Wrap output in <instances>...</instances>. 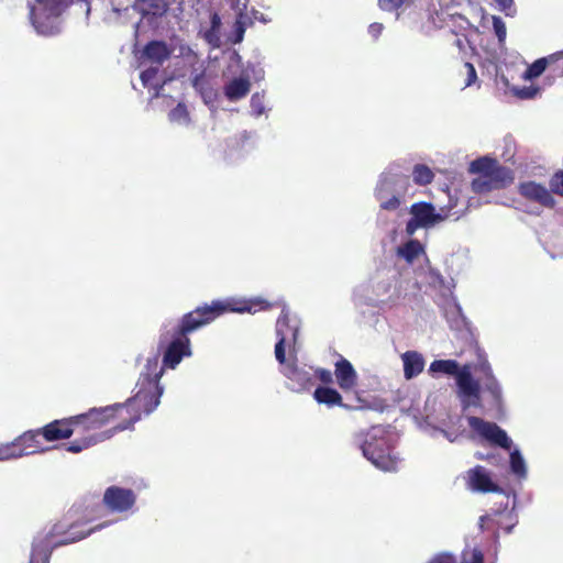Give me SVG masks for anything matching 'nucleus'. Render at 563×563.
<instances>
[{
  "mask_svg": "<svg viewBox=\"0 0 563 563\" xmlns=\"http://www.w3.org/2000/svg\"><path fill=\"white\" fill-rule=\"evenodd\" d=\"M229 303L213 300L185 313L176 323H168L159 334L158 350H163V369H174L185 356L191 355L189 334L211 323L229 311Z\"/></svg>",
  "mask_w": 563,
  "mask_h": 563,
  "instance_id": "1",
  "label": "nucleus"
},
{
  "mask_svg": "<svg viewBox=\"0 0 563 563\" xmlns=\"http://www.w3.org/2000/svg\"><path fill=\"white\" fill-rule=\"evenodd\" d=\"M163 367H159L158 356L148 357L144 369L136 383L137 391L123 405L133 408L134 415L128 426H117L114 430H124L141 419L142 413L150 415L161 402L163 387L159 384Z\"/></svg>",
  "mask_w": 563,
  "mask_h": 563,
  "instance_id": "2",
  "label": "nucleus"
},
{
  "mask_svg": "<svg viewBox=\"0 0 563 563\" xmlns=\"http://www.w3.org/2000/svg\"><path fill=\"white\" fill-rule=\"evenodd\" d=\"M360 449L375 467L384 472H396L399 459L390 433L380 426H373L366 432L356 434Z\"/></svg>",
  "mask_w": 563,
  "mask_h": 563,
  "instance_id": "3",
  "label": "nucleus"
},
{
  "mask_svg": "<svg viewBox=\"0 0 563 563\" xmlns=\"http://www.w3.org/2000/svg\"><path fill=\"white\" fill-rule=\"evenodd\" d=\"M106 526L107 523H101L95 528L81 529L82 523L79 522H73L67 527L63 522H57L53 526L44 540L33 544L30 563H35L36 558H40L42 563H49L52 547L65 545L80 541L93 531L100 530Z\"/></svg>",
  "mask_w": 563,
  "mask_h": 563,
  "instance_id": "4",
  "label": "nucleus"
},
{
  "mask_svg": "<svg viewBox=\"0 0 563 563\" xmlns=\"http://www.w3.org/2000/svg\"><path fill=\"white\" fill-rule=\"evenodd\" d=\"M470 173L478 175L471 184L475 194L503 189L514 181V173L510 168L501 166L497 159L487 156L473 161Z\"/></svg>",
  "mask_w": 563,
  "mask_h": 563,
  "instance_id": "5",
  "label": "nucleus"
},
{
  "mask_svg": "<svg viewBox=\"0 0 563 563\" xmlns=\"http://www.w3.org/2000/svg\"><path fill=\"white\" fill-rule=\"evenodd\" d=\"M430 372L454 376L460 395L477 402L481 398V386L472 376V366L465 364L460 367L455 360H435L430 364Z\"/></svg>",
  "mask_w": 563,
  "mask_h": 563,
  "instance_id": "6",
  "label": "nucleus"
},
{
  "mask_svg": "<svg viewBox=\"0 0 563 563\" xmlns=\"http://www.w3.org/2000/svg\"><path fill=\"white\" fill-rule=\"evenodd\" d=\"M411 218L406 224V233L411 236L420 228H431L449 218L450 210L441 208L437 211L431 202H416L410 207Z\"/></svg>",
  "mask_w": 563,
  "mask_h": 563,
  "instance_id": "7",
  "label": "nucleus"
},
{
  "mask_svg": "<svg viewBox=\"0 0 563 563\" xmlns=\"http://www.w3.org/2000/svg\"><path fill=\"white\" fill-rule=\"evenodd\" d=\"M123 408V404L107 406L102 408H92L86 413L73 416L76 432H91L100 430L107 426L115 416L119 409Z\"/></svg>",
  "mask_w": 563,
  "mask_h": 563,
  "instance_id": "8",
  "label": "nucleus"
},
{
  "mask_svg": "<svg viewBox=\"0 0 563 563\" xmlns=\"http://www.w3.org/2000/svg\"><path fill=\"white\" fill-rule=\"evenodd\" d=\"M136 498L134 490L112 485L106 488L102 505L111 514H124L134 508Z\"/></svg>",
  "mask_w": 563,
  "mask_h": 563,
  "instance_id": "9",
  "label": "nucleus"
},
{
  "mask_svg": "<svg viewBox=\"0 0 563 563\" xmlns=\"http://www.w3.org/2000/svg\"><path fill=\"white\" fill-rule=\"evenodd\" d=\"M467 422L475 432H477L489 443L500 446L505 450L510 449L511 440L508 438L506 431L495 422L485 421L484 419L474 416L468 417Z\"/></svg>",
  "mask_w": 563,
  "mask_h": 563,
  "instance_id": "10",
  "label": "nucleus"
},
{
  "mask_svg": "<svg viewBox=\"0 0 563 563\" xmlns=\"http://www.w3.org/2000/svg\"><path fill=\"white\" fill-rule=\"evenodd\" d=\"M518 192L528 201L536 202L541 207L552 209L555 207V199L551 191L542 184L528 180L522 181L518 186Z\"/></svg>",
  "mask_w": 563,
  "mask_h": 563,
  "instance_id": "11",
  "label": "nucleus"
},
{
  "mask_svg": "<svg viewBox=\"0 0 563 563\" xmlns=\"http://www.w3.org/2000/svg\"><path fill=\"white\" fill-rule=\"evenodd\" d=\"M38 429L47 442L69 439L76 432L73 417L56 419Z\"/></svg>",
  "mask_w": 563,
  "mask_h": 563,
  "instance_id": "12",
  "label": "nucleus"
},
{
  "mask_svg": "<svg viewBox=\"0 0 563 563\" xmlns=\"http://www.w3.org/2000/svg\"><path fill=\"white\" fill-rule=\"evenodd\" d=\"M41 437L42 434L40 432V429H35L27 430L18 438H15L14 443L16 444V452L19 457L34 454L37 452H44L45 449L43 448Z\"/></svg>",
  "mask_w": 563,
  "mask_h": 563,
  "instance_id": "13",
  "label": "nucleus"
},
{
  "mask_svg": "<svg viewBox=\"0 0 563 563\" xmlns=\"http://www.w3.org/2000/svg\"><path fill=\"white\" fill-rule=\"evenodd\" d=\"M334 366V375L339 387L344 391L352 390L357 384V374L351 362L340 357Z\"/></svg>",
  "mask_w": 563,
  "mask_h": 563,
  "instance_id": "14",
  "label": "nucleus"
},
{
  "mask_svg": "<svg viewBox=\"0 0 563 563\" xmlns=\"http://www.w3.org/2000/svg\"><path fill=\"white\" fill-rule=\"evenodd\" d=\"M470 486L473 490L482 493H497L499 486L495 484L483 466H475L468 472Z\"/></svg>",
  "mask_w": 563,
  "mask_h": 563,
  "instance_id": "15",
  "label": "nucleus"
},
{
  "mask_svg": "<svg viewBox=\"0 0 563 563\" xmlns=\"http://www.w3.org/2000/svg\"><path fill=\"white\" fill-rule=\"evenodd\" d=\"M285 376L291 382L292 385L290 388L296 393L309 390L313 385L312 375L295 365L286 369Z\"/></svg>",
  "mask_w": 563,
  "mask_h": 563,
  "instance_id": "16",
  "label": "nucleus"
},
{
  "mask_svg": "<svg viewBox=\"0 0 563 563\" xmlns=\"http://www.w3.org/2000/svg\"><path fill=\"white\" fill-rule=\"evenodd\" d=\"M112 432L110 430L102 431L101 433H91L89 435L82 437L80 439H76L67 444H65V449L67 452L77 454L87 450L99 442H102L109 438H111Z\"/></svg>",
  "mask_w": 563,
  "mask_h": 563,
  "instance_id": "17",
  "label": "nucleus"
},
{
  "mask_svg": "<svg viewBox=\"0 0 563 563\" xmlns=\"http://www.w3.org/2000/svg\"><path fill=\"white\" fill-rule=\"evenodd\" d=\"M313 398L318 404H323L330 408L332 407H342L345 409H351L352 407L343 404V398L341 394L329 386H319L314 389Z\"/></svg>",
  "mask_w": 563,
  "mask_h": 563,
  "instance_id": "18",
  "label": "nucleus"
},
{
  "mask_svg": "<svg viewBox=\"0 0 563 563\" xmlns=\"http://www.w3.org/2000/svg\"><path fill=\"white\" fill-rule=\"evenodd\" d=\"M172 51L164 41H151L144 49L143 55L157 66L163 65L170 57Z\"/></svg>",
  "mask_w": 563,
  "mask_h": 563,
  "instance_id": "19",
  "label": "nucleus"
},
{
  "mask_svg": "<svg viewBox=\"0 0 563 563\" xmlns=\"http://www.w3.org/2000/svg\"><path fill=\"white\" fill-rule=\"evenodd\" d=\"M563 60V51L534 60L525 71L523 78L531 80L543 74L548 66Z\"/></svg>",
  "mask_w": 563,
  "mask_h": 563,
  "instance_id": "20",
  "label": "nucleus"
},
{
  "mask_svg": "<svg viewBox=\"0 0 563 563\" xmlns=\"http://www.w3.org/2000/svg\"><path fill=\"white\" fill-rule=\"evenodd\" d=\"M298 325L290 323L289 312L286 308H283L280 316L276 322V334L278 338H286V340L291 341L295 345L298 338Z\"/></svg>",
  "mask_w": 563,
  "mask_h": 563,
  "instance_id": "21",
  "label": "nucleus"
},
{
  "mask_svg": "<svg viewBox=\"0 0 563 563\" xmlns=\"http://www.w3.org/2000/svg\"><path fill=\"white\" fill-rule=\"evenodd\" d=\"M404 374L407 379L419 375L424 367V361L420 353L408 351L402 354Z\"/></svg>",
  "mask_w": 563,
  "mask_h": 563,
  "instance_id": "22",
  "label": "nucleus"
},
{
  "mask_svg": "<svg viewBox=\"0 0 563 563\" xmlns=\"http://www.w3.org/2000/svg\"><path fill=\"white\" fill-rule=\"evenodd\" d=\"M250 89L251 82L247 78H234L224 86V96L231 101H236L244 98Z\"/></svg>",
  "mask_w": 563,
  "mask_h": 563,
  "instance_id": "23",
  "label": "nucleus"
},
{
  "mask_svg": "<svg viewBox=\"0 0 563 563\" xmlns=\"http://www.w3.org/2000/svg\"><path fill=\"white\" fill-rule=\"evenodd\" d=\"M422 252L423 247L418 240H410L398 249V255L408 263H412Z\"/></svg>",
  "mask_w": 563,
  "mask_h": 563,
  "instance_id": "24",
  "label": "nucleus"
},
{
  "mask_svg": "<svg viewBox=\"0 0 563 563\" xmlns=\"http://www.w3.org/2000/svg\"><path fill=\"white\" fill-rule=\"evenodd\" d=\"M434 174L431 168L424 164H417L412 169L413 183L418 186H427L433 181Z\"/></svg>",
  "mask_w": 563,
  "mask_h": 563,
  "instance_id": "25",
  "label": "nucleus"
},
{
  "mask_svg": "<svg viewBox=\"0 0 563 563\" xmlns=\"http://www.w3.org/2000/svg\"><path fill=\"white\" fill-rule=\"evenodd\" d=\"M460 563H485L484 553L477 547H465L461 552Z\"/></svg>",
  "mask_w": 563,
  "mask_h": 563,
  "instance_id": "26",
  "label": "nucleus"
},
{
  "mask_svg": "<svg viewBox=\"0 0 563 563\" xmlns=\"http://www.w3.org/2000/svg\"><path fill=\"white\" fill-rule=\"evenodd\" d=\"M272 307H273V303L268 302L267 300L262 299V298H256V299L250 300L243 307H240L234 310L239 311V312H257V311L268 310Z\"/></svg>",
  "mask_w": 563,
  "mask_h": 563,
  "instance_id": "27",
  "label": "nucleus"
},
{
  "mask_svg": "<svg viewBox=\"0 0 563 563\" xmlns=\"http://www.w3.org/2000/svg\"><path fill=\"white\" fill-rule=\"evenodd\" d=\"M510 468L519 477H525L527 474L525 460L517 450L510 453Z\"/></svg>",
  "mask_w": 563,
  "mask_h": 563,
  "instance_id": "28",
  "label": "nucleus"
},
{
  "mask_svg": "<svg viewBox=\"0 0 563 563\" xmlns=\"http://www.w3.org/2000/svg\"><path fill=\"white\" fill-rule=\"evenodd\" d=\"M142 3L146 4L148 13L153 15H163L168 9L165 0H143Z\"/></svg>",
  "mask_w": 563,
  "mask_h": 563,
  "instance_id": "29",
  "label": "nucleus"
},
{
  "mask_svg": "<svg viewBox=\"0 0 563 563\" xmlns=\"http://www.w3.org/2000/svg\"><path fill=\"white\" fill-rule=\"evenodd\" d=\"M551 194L563 197V169L555 172L549 181Z\"/></svg>",
  "mask_w": 563,
  "mask_h": 563,
  "instance_id": "30",
  "label": "nucleus"
},
{
  "mask_svg": "<svg viewBox=\"0 0 563 563\" xmlns=\"http://www.w3.org/2000/svg\"><path fill=\"white\" fill-rule=\"evenodd\" d=\"M16 444L14 440L8 443H0V461L18 459Z\"/></svg>",
  "mask_w": 563,
  "mask_h": 563,
  "instance_id": "31",
  "label": "nucleus"
},
{
  "mask_svg": "<svg viewBox=\"0 0 563 563\" xmlns=\"http://www.w3.org/2000/svg\"><path fill=\"white\" fill-rule=\"evenodd\" d=\"M210 30L206 32V38L212 42L213 38L218 40V32L221 26V18L217 12H213L210 16Z\"/></svg>",
  "mask_w": 563,
  "mask_h": 563,
  "instance_id": "32",
  "label": "nucleus"
},
{
  "mask_svg": "<svg viewBox=\"0 0 563 563\" xmlns=\"http://www.w3.org/2000/svg\"><path fill=\"white\" fill-rule=\"evenodd\" d=\"M169 120L174 122L188 121L189 112L184 103H178L173 110H170Z\"/></svg>",
  "mask_w": 563,
  "mask_h": 563,
  "instance_id": "33",
  "label": "nucleus"
},
{
  "mask_svg": "<svg viewBox=\"0 0 563 563\" xmlns=\"http://www.w3.org/2000/svg\"><path fill=\"white\" fill-rule=\"evenodd\" d=\"M483 371L490 378V382L487 385L488 390L495 398H499L500 397V388H499L497 380L493 377L492 368L487 362H485L483 364Z\"/></svg>",
  "mask_w": 563,
  "mask_h": 563,
  "instance_id": "34",
  "label": "nucleus"
},
{
  "mask_svg": "<svg viewBox=\"0 0 563 563\" xmlns=\"http://www.w3.org/2000/svg\"><path fill=\"white\" fill-rule=\"evenodd\" d=\"M501 515H503L501 512L496 511L494 515L482 516L479 519L481 528L483 530H485V529L488 530L490 528H494L495 526H499V523H500L499 518L501 517Z\"/></svg>",
  "mask_w": 563,
  "mask_h": 563,
  "instance_id": "35",
  "label": "nucleus"
},
{
  "mask_svg": "<svg viewBox=\"0 0 563 563\" xmlns=\"http://www.w3.org/2000/svg\"><path fill=\"white\" fill-rule=\"evenodd\" d=\"M286 344H292L291 341L286 340V338H278V341L275 345V356L276 360L284 364L286 362L285 346Z\"/></svg>",
  "mask_w": 563,
  "mask_h": 563,
  "instance_id": "36",
  "label": "nucleus"
},
{
  "mask_svg": "<svg viewBox=\"0 0 563 563\" xmlns=\"http://www.w3.org/2000/svg\"><path fill=\"white\" fill-rule=\"evenodd\" d=\"M464 69H465V80H464V87H470L474 85L477 81V74L474 65L472 63H464Z\"/></svg>",
  "mask_w": 563,
  "mask_h": 563,
  "instance_id": "37",
  "label": "nucleus"
},
{
  "mask_svg": "<svg viewBox=\"0 0 563 563\" xmlns=\"http://www.w3.org/2000/svg\"><path fill=\"white\" fill-rule=\"evenodd\" d=\"M540 92L539 87L530 86L517 89L515 95L520 99H532Z\"/></svg>",
  "mask_w": 563,
  "mask_h": 563,
  "instance_id": "38",
  "label": "nucleus"
},
{
  "mask_svg": "<svg viewBox=\"0 0 563 563\" xmlns=\"http://www.w3.org/2000/svg\"><path fill=\"white\" fill-rule=\"evenodd\" d=\"M405 0H378V7L384 11H395L398 10Z\"/></svg>",
  "mask_w": 563,
  "mask_h": 563,
  "instance_id": "39",
  "label": "nucleus"
},
{
  "mask_svg": "<svg viewBox=\"0 0 563 563\" xmlns=\"http://www.w3.org/2000/svg\"><path fill=\"white\" fill-rule=\"evenodd\" d=\"M428 563H457V561L453 554L441 552L431 558Z\"/></svg>",
  "mask_w": 563,
  "mask_h": 563,
  "instance_id": "40",
  "label": "nucleus"
},
{
  "mask_svg": "<svg viewBox=\"0 0 563 563\" xmlns=\"http://www.w3.org/2000/svg\"><path fill=\"white\" fill-rule=\"evenodd\" d=\"M493 26L498 40L500 42L504 41L506 37V25L503 20L500 18L494 16Z\"/></svg>",
  "mask_w": 563,
  "mask_h": 563,
  "instance_id": "41",
  "label": "nucleus"
},
{
  "mask_svg": "<svg viewBox=\"0 0 563 563\" xmlns=\"http://www.w3.org/2000/svg\"><path fill=\"white\" fill-rule=\"evenodd\" d=\"M157 73V67H150L141 73L140 79L144 86H147L156 77Z\"/></svg>",
  "mask_w": 563,
  "mask_h": 563,
  "instance_id": "42",
  "label": "nucleus"
},
{
  "mask_svg": "<svg viewBox=\"0 0 563 563\" xmlns=\"http://www.w3.org/2000/svg\"><path fill=\"white\" fill-rule=\"evenodd\" d=\"M400 207V199L397 196H393L389 199L382 201L380 208L388 211L397 210Z\"/></svg>",
  "mask_w": 563,
  "mask_h": 563,
  "instance_id": "43",
  "label": "nucleus"
},
{
  "mask_svg": "<svg viewBox=\"0 0 563 563\" xmlns=\"http://www.w3.org/2000/svg\"><path fill=\"white\" fill-rule=\"evenodd\" d=\"M314 375L325 385H329L333 382V375L329 369L317 368L314 371Z\"/></svg>",
  "mask_w": 563,
  "mask_h": 563,
  "instance_id": "44",
  "label": "nucleus"
},
{
  "mask_svg": "<svg viewBox=\"0 0 563 563\" xmlns=\"http://www.w3.org/2000/svg\"><path fill=\"white\" fill-rule=\"evenodd\" d=\"M234 33V43H240L243 40L245 33V23L241 19L235 21Z\"/></svg>",
  "mask_w": 563,
  "mask_h": 563,
  "instance_id": "45",
  "label": "nucleus"
},
{
  "mask_svg": "<svg viewBox=\"0 0 563 563\" xmlns=\"http://www.w3.org/2000/svg\"><path fill=\"white\" fill-rule=\"evenodd\" d=\"M499 9L504 11L506 14H509V11L514 7V0H494Z\"/></svg>",
  "mask_w": 563,
  "mask_h": 563,
  "instance_id": "46",
  "label": "nucleus"
},
{
  "mask_svg": "<svg viewBox=\"0 0 563 563\" xmlns=\"http://www.w3.org/2000/svg\"><path fill=\"white\" fill-rule=\"evenodd\" d=\"M383 30V25L380 23H373L369 25L368 31L372 35L378 36Z\"/></svg>",
  "mask_w": 563,
  "mask_h": 563,
  "instance_id": "47",
  "label": "nucleus"
},
{
  "mask_svg": "<svg viewBox=\"0 0 563 563\" xmlns=\"http://www.w3.org/2000/svg\"><path fill=\"white\" fill-rule=\"evenodd\" d=\"M29 8H30L29 18H30L32 24L35 25L36 24L35 7L33 4H30Z\"/></svg>",
  "mask_w": 563,
  "mask_h": 563,
  "instance_id": "48",
  "label": "nucleus"
},
{
  "mask_svg": "<svg viewBox=\"0 0 563 563\" xmlns=\"http://www.w3.org/2000/svg\"><path fill=\"white\" fill-rule=\"evenodd\" d=\"M399 180H400V179H397L396 181H399ZM401 180H402V183H404V184H406V185H407V183H408V178H407L406 176H404Z\"/></svg>",
  "mask_w": 563,
  "mask_h": 563,
  "instance_id": "49",
  "label": "nucleus"
},
{
  "mask_svg": "<svg viewBox=\"0 0 563 563\" xmlns=\"http://www.w3.org/2000/svg\"><path fill=\"white\" fill-rule=\"evenodd\" d=\"M511 529H512V525H511V526H508V527L505 529L506 533H510V532H511Z\"/></svg>",
  "mask_w": 563,
  "mask_h": 563,
  "instance_id": "50",
  "label": "nucleus"
},
{
  "mask_svg": "<svg viewBox=\"0 0 563 563\" xmlns=\"http://www.w3.org/2000/svg\"><path fill=\"white\" fill-rule=\"evenodd\" d=\"M95 518H100V515H95V516L92 517V519H95Z\"/></svg>",
  "mask_w": 563,
  "mask_h": 563,
  "instance_id": "51",
  "label": "nucleus"
},
{
  "mask_svg": "<svg viewBox=\"0 0 563 563\" xmlns=\"http://www.w3.org/2000/svg\"><path fill=\"white\" fill-rule=\"evenodd\" d=\"M140 2H142L143 0H139Z\"/></svg>",
  "mask_w": 563,
  "mask_h": 563,
  "instance_id": "52",
  "label": "nucleus"
}]
</instances>
